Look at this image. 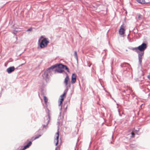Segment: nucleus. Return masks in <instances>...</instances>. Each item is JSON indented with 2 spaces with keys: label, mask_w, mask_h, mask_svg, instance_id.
Returning <instances> with one entry per match:
<instances>
[{
  "label": "nucleus",
  "mask_w": 150,
  "mask_h": 150,
  "mask_svg": "<svg viewBox=\"0 0 150 150\" xmlns=\"http://www.w3.org/2000/svg\"><path fill=\"white\" fill-rule=\"evenodd\" d=\"M147 47L146 44L145 43H142L141 45L137 47L134 48L132 49L133 51H135L137 53L140 52L144 53V51Z\"/></svg>",
  "instance_id": "obj_1"
},
{
  "label": "nucleus",
  "mask_w": 150,
  "mask_h": 150,
  "mask_svg": "<svg viewBox=\"0 0 150 150\" xmlns=\"http://www.w3.org/2000/svg\"><path fill=\"white\" fill-rule=\"evenodd\" d=\"M49 42L48 39L45 38L42 40L40 43L39 46L41 48H43L46 47Z\"/></svg>",
  "instance_id": "obj_2"
},
{
  "label": "nucleus",
  "mask_w": 150,
  "mask_h": 150,
  "mask_svg": "<svg viewBox=\"0 0 150 150\" xmlns=\"http://www.w3.org/2000/svg\"><path fill=\"white\" fill-rule=\"evenodd\" d=\"M125 26L124 24L122 25L119 30V33L121 35H122L124 34L125 33Z\"/></svg>",
  "instance_id": "obj_3"
},
{
  "label": "nucleus",
  "mask_w": 150,
  "mask_h": 150,
  "mask_svg": "<svg viewBox=\"0 0 150 150\" xmlns=\"http://www.w3.org/2000/svg\"><path fill=\"white\" fill-rule=\"evenodd\" d=\"M76 75L75 74H72L71 83L74 84L75 83L76 81Z\"/></svg>",
  "instance_id": "obj_4"
},
{
  "label": "nucleus",
  "mask_w": 150,
  "mask_h": 150,
  "mask_svg": "<svg viewBox=\"0 0 150 150\" xmlns=\"http://www.w3.org/2000/svg\"><path fill=\"white\" fill-rule=\"evenodd\" d=\"M66 95V93H64L62 95L60 96L61 98L59 99V105H61L64 100V97Z\"/></svg>",
  "instance_id": "obj_5"
},
{
  "label": "nucleus",
  "mask_w": 150,
  "mask_h": 150,
  "mask_svg": "<svg viewBox=\"0 0 150 150\" xmlns=\"http://www.w3.org/2000/svg\"><path fill=\"white\" fill-rule=\"evenodd\" d=\"M60 65V64H57V68L56 70V71L57 72H58L62 73L63 72L64 70H63V68H60L59 67V65Z\"/></svg>",
  "instance_id": "obj_6"
},
{
  "label": "nucleus",
  "mask_w": 150,
  "mask_h": 150,
  "mask_svg": "<svg viewBox=\"0 0 150 150\" xmlns=\"http://www.w3.org/2000/svg\"><path fill=\"white\" fill-rule=\"evenodd\" d=\"M15 70V68L14 67H10L7 69V71L8 73H10L14 71Z\"/></svg>",
  "instance_id": "obj_7"
},
{
  "label": "nucleus",
  "mask_w": 150,
  "mask_h": 150,
  "mask_svg": "<svg viewBox=\"0 0 150 150\" xmlns=\"http://www.w3.org/2000/svg\"><path fill=\"white\" fill-rule=\"evenodd\" d=\"M27 141L28 142V143L27 145L24 146L22 150H24L28 148L32 144V142L31 141H29L28 140H27Z\"/></svg>",
  "instance_id": "obj_8"
},
{
  "label": "nucleus",
  "mask_w": 150,
  "mask_h": 150,
  "mask_svg": "<svg viewBox=\"0 0 150 150\" xmlns=\"http://www.w3.org/2000/svg\"><path fill=\"white\" fill-rule=\"evenodd\" d=\"M138 57L139 59V61L140 63H141L142 61V56L143 55L144 53L140 52L138 53Z\"/></svg>",
  "instance_id": "obj_9"
},
{
  "label": "nucleus",
  "mask_w": 150,
  "mask_h": 150,
  "mask_svg": "<svg viewBox=\"0 0 150 150\" xmlns=\"http://www.w3.org/2000/svg\"><path fill=\"white\" fill-rule=\"evenodd\" d=\"M69 77L68 75H67V76H66V78H65V79H64V83L66 86H67V85L68 84V81H69Z\"/></svg>",
  "instance_id": "obj_10"
},
{
  "label": "nucleus",
  "mask_w": 150,
  "mask_h": 150,
  "mask_svg": "<svg viewBox=\"0 0 150 150\" xmlns=\"http://www.w3.org/2000/svg\"><path fill=\"white\" fill-rule=\"evenodd\" d=\"M59 66L60 68H63V69H65L68 72H69V69L66 66L62 64H60V65Z\"/></svg>",
  "instance_id": "obj_11"
},
{
  "label": "nucleus",
  "mask_w": 150,
  "mask_h": 150,
  "mask_svg": "<svg viewBox=\"0 0 150 150\" xmlns=\"http://www.w3.org/2000/svg\"><path fill=\"white\" fill-rule=\"evenodd\" d=\"M57 64H56L51 67L47 69V71H50V69L52 70L54 68L57 67Z\"/></svg>",
  "instance_id": "obj_12"
},
{
  "label": "nucleus",
  "mask_w": 150,
  "mask_h": 150,
  "mask_svg": "<svg viewBox=\"0 0 150 150\" xmlns=\"http://www.w3.org/2000/svg\"><path fill=\"white\" fill-rule=\"evenodd\" d=\"M56 141H57V142L56 143V145H57V144H58V139L59 137V132L58 131V132L56 133Z\"/></svg>",
  "instance_id": "obj_13"
},
{
  "label": "nucleus",
  "mask_w": 150,
  "mask_h": 150,
  "mask_svg": "<svg viewBox=\"0 0 150 150\" xmlns=\"http://www.w3.org/2000/svg\"><path fill=\"white\" fill-rule=\"evenodd\" d=\"M48 74L47 73V71H45L44 72V74H43L42 76L45 79H46L48 78Z\"/></svg>",
  "instance_id": "obj_14"
},
{
  "label": "nucleus",
  "mask_w": 150,
  "mask_h": 150,
  "mask_svg": "<svg viewBox=\"0 0 150 150\" xmlns=\"http://www.w3.org/2000/svg\"><path fill=\"white\" fill-rule=\"evenodd\" d=\"M138 2L142 4H144L145 3V0H136Z\"/></svg>",
  "instance_id": "obj_15"
},
{
  "label": "nucleus",
  "mask_w": 150,
  "mask_h": 150,
  "mask_svg": "<svg viewBox=\"0 0 150 150\" xmlns=\"http://www.w3.org/2000/svg\"><path fill=\"white\" fill-rule=\"evenodd\" d=\"M126 88H127V89H126V90L127 91H129L128 93H131V92H132V88L130 87H128V86H127Z\"/></svg>",
  "instance_id": "obj_16"
},
{
  "label": "nucleus",
  "mask_w": 150,
  "mask_h": 150,
  "mask_svg": "<svg viewBox=\"0 0 150 150\" xmlns=\"http://www.w3.org/2000/svg\"><path fill=\"white\" fill-rule=\"evenodd\" d=\"M41 135L40 134H39V135H38L37 136L35 137V138H34V137H33L32 139H31V140L33 141V140H35L38 138L39 137H41Z\"/></svg>",
  "instance_id": "obj_17"
},
{
  "label": "nucleus",
  "mask_w": 150,
  "mask_h": 150,
  "mask_svg": "<svg viewBox=\"0 0 150 150\" xmlns=\"http://www.w3.org/2000/svg\"><path fill=\"white\" fill-rule=\"evenodd\" d=\"M43 98L45 103L46 104L48 101L47 98L45 96H44Z\"/></svg>",
  "instance_id": "obj_18"
},
{
  "label": "nucleus",
  "mask_w": 150,
  "mask_h": 150,
  "mask_svg": "<svg viewBox=\"0 0 150 150\" xmlns=\"http://www.w3.org/2000/svg\"><path fill=\"white\" fill-rule=\"evenodd\" d=\"M74 55L75 56V57L76 58V59H78V56H77V53L76 52V51H75L74 52Z\"/></svg>",
  "instance_id": "obj_19"
},
{
  "label": "nucleus",
  "mask_w": 150,
  "mask_h": 150,
  "mask_svg": "<svg viewBox=\"0 0 150 150\" xmlns=\"http://www.w3.org/2000/svg\"><path fill=\"white\" fill-rule=\"evenodd\" d=\"M43 38H44L43 37V36H41L40 37V38L38 40V42H40V40L41 41L43 39Z\"/></svg>",
  "instance_id": "obj_20"
},
{
  "label": "nucleus",
  "mask_w": 150,
  "mask_h": 150,
  "mask_svg": "<svg viewBox=\"0 0 150 150\" xmlns=\"http://www.w3.org/2000/svg\"><path fill=\"white\" fill-rule=\"evenodd\" d=\"M131 134L132 135V136L131 137L132 138H134V137L135 134L133 132H132L131 133Z\"/></svg>",
  "instance_id": "obj_21"
},
{
  "label": "nucleus",
  "mask_w": 150,
  "mask_h": 150,
  "mask_svg": "<svg viewBox=\"0 0 150 150\" xmlns=\"http://www.w3.org/2000/svg\"><path fill=\"white\" fill-rule=\"evenodd\" d=\"M32 30V28H30L28 29L27 30V31H30Z\"/></svg>",
  "instance_id": "obj_22"
},
{
  "label": "nucleus",
  "mask_w": 150,
  "mask_h": 150,
  "mask_svg": "<svg viewBox=\"0 0 150 150\" xmlns=\"http://www.w3.org/2000/svg\"><path fill=\"white\" fill-rule=\"evenodd\" d=\"M141 17H142V16L141 15H139L138 16V18L139 19H141L142 18Z\"/></svg>",
  "instance_id": "obj_23"
},
{
  "label": "nucleus",
  "mask_w": 150,
  "mask_h": 150,
  "mask_svg": "<svg viewBox=\"0 0 150 150\" xmlns=\"http://www.w3.org/2000/svg\"><path fill=\"white\" fill-rule=\"evenodd\" d=\"M148 78L150 80V74L147 76Z\"/></svg>",
  "instance_id": "obj_24"
},
{
  "label": "nucleus",
  "mask_w": 150,
  "mask_h": 150,
  "mask_svg": "<svg viewBox=\"0 0 150 150\" xmlns=\"http://www.w3.org/2000/svg\"><path fill=\"white\" fill-rule=\"evenodd\" d=\"M48 117H49V120H50V116L49 115H48Z\"/></svg>",
  "instance_id": "obj_25"
},
{
  "label": "nucleus",
  "mask_w": 150,
  "mask_h": 150,
  "mask_svg": "<svg viewBox=\"0 0 150 150\" xmlns=\"http://www.w3.org/2000/svg\"><path fill=\"white\" fill-rule=\"evenodd\" d=\"M91 64H90L89 65H88V67H90L91 66Z\"/></svg>",
  "instance_id": "obj_26"
},
{
  "label": "nucleus",
  "mask_w": 150,
  "mask_h": 150,
  "mask_svg": "<svg viewBox=\"0 0 150 150\" xmlns=\"http://www.w3.org/2000/svg\"><path fill=\"white\" fill-rule=\"evenodd\" d=\"M123 92H125V91L124 90V91H123Z\"/></svg>",
  "instance_id": "obj_27"
}]
</instances>
